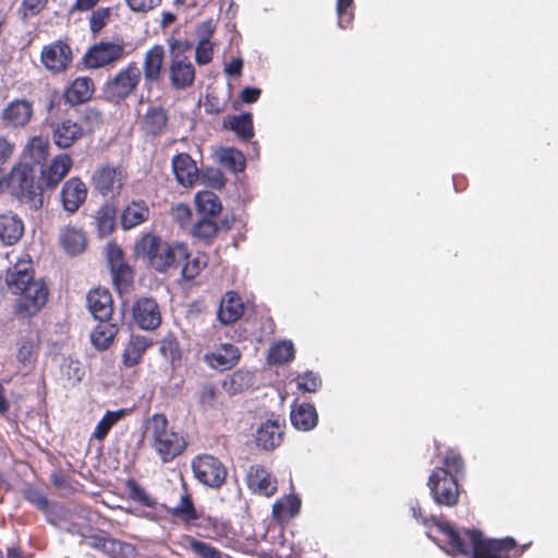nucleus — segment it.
Masks as SVG:
<instances>
[{
  "label": "nucleus",
  "instance_id": "obj_1",
  "mask_svg": "<svg viewBox=\"0 0 558 558\" xmlns=\"http://www.w3.org/2000/svg\"><path fill=\"white\" fill-rule=\"evenodd\" d=\"M411 511L424 526L434 524L437 527L440 534L439 547L453 558H520L529 546H518L515 539L510 536L488 538L477 529L458 530L438 517H424L418 502L411 506Z\"/></svg>",
  "mask_w": 558,
  "mask_h": 558
},
{
  "label": "nucleus",
  "instance_id": "obj_2",
  "mask_svg": "<svg viewBox=\"0 0 558 558\" xmlns=\"http://www.w3.org/2000/svg\"><path fill=\"white\" fill-rule=\"evenodd\" d=\"M135 256L147 267L158 274L181 269V278L185 281L195 279L207 266L208 255L189 250L181 241H166L160 235L145 233L134 246Z\"/></svg>",
  "mask_w": 558,
  "mask_h": 558
},
{
  "label": "nucleus",
  "instance_id": "obj_3",
  "mask_svg": "<svg viewBox=\"0 0 558 558\" xmlns=\"http://www.w3.org/2000/svg\"><path fill=\"white\" fill-rule=\"evenodd\" d=\"M5 282L12 294L16 295L14 314L22 319L37 315L47 304L49 289L41 279H35L31 260H19L10 267Z\"/></svg>",
  "mask_w": 558,
  "mask_h": 558
},
{
  "label": "nucleus",
  "instance_id": "obj_4",
  "mask_svg": "<svg viewBox=\"0 0 558 558\" xmlns=\"http://www.w3.org/2000/svg\"><path fill=\"white\" fill-rule=\"evenodd\" d=\"M441 464L432 471L427 486L435 504L454 507L460 498L458 477L464 473V461L459 451L448 449Z\"/></svg>",
  "mask_w": 558,
  "mask_h": 558
},
{
  "label": "nucleus",
  "instance_id": "obj_5",
  "mask_svg": "<svg viewBox=\"0 0 558 558\" xmlns=\"http://www.w3.org/2000/svg\"><path fill=\"white\" fill-rule=\"evenodd\" d=\"M144 435L163 463L174 460L187 446L185 438L169 427L163 413H155L145 421Z\"/></svg>",
  "mask_w": 558,
  "mask_h": 558
},
{
  "label": "nucleus",
  "instance_id": "obj_6",
  "mask_svg": "<svg viewBox=\"0 0 558 558\" xmlns=\"http://www.w3.org/2000/svg\"><path fill=\"white\" fill-rule=\"evenodd\" d=\"M102 124V114L96 108H86L77 121L63 118L49 124L51 140L59 149H69Z\"/></svg>",
  "mask_w": 558,
  "mask_h": 558
},
{
  "label": "nucleus",
  "instance_id": "obj_7",
  "mask_svg": "<svg viewBox=\"0 0 558 558\" xmlns=\"http://www.w3.org/2000/svg\"><path fill=\"white\" fill-rule=\"evenodd\" d=\"M5 181L11 194L22 204L27 205L32 210L41 208L44 185L41 181H35L32 165L22 161L15 163Z\"/></svg>",
  "mask_w": 558,
  "mask_h": 558
},
{
  "label": "nucleus",
  "instance_id": "obj_8",
  "mask_svg": "<svg viewBox=\"0 0 558 558\" xmlns=\"http://www.w3.org/2000/svg\"><path fill=\"white\" fill-rule=\"evenodd\" d=\"M141 81L142 72L137 63L131 61L106 81L104 93L109 101L120 104L136 93Z\"/></svg>",
  "mask_w": 558,
  "mask_h": 558
},
{
  "label": "nucleus",
  "instance_id": "obj_9",
  "mask_svg": "<svg viewBox=\"0 0 558 558\" xmlns=\"http://www.w3.org/2000/svg\"><path fill=\"white\" fill-rule=\"evenodd\" d=\"M125 48L126 45L123 39H116L113 41L100 40L87 49L82 62L86 69L114 65L128 54Z\"/></svg>",
  "mask_w": 558,
  "mask_h": 558
},
{
  "label": "nucleus",
  "instance_id": "obj_10",
  "mask_svg": "<svg viewBox=\"0 0 558 558\" xmlns=\"http://www.w3.org/2000/svg\"><path fill=\"white\" fill-rule=\"evenodd\" d=\"M126 180V173L120 166L104 165L97 168L90 178L93 191L102 197L119 196Z\"/></svg>",
  "mask_w": 558,
  "mask_h": 558
},
{
  "label": "nucleus",
  "instance_id": "obj_11",
  "mask_svg": "<svg viewBox=\"0 0 558 558\" xmlns=\"http://www.w3.org/2000/svg\"><path fill=\"white\" fill-rule=\"evenodd\" d=\"M195 478L213 488L221 487L227 480V469L223 463L211 454H198L191 463Z\"/></svg>",
  "mask_w": 558,
  "mask_h": 558
},
{
  "label": "nucleus",
  "instance_id": "obj_12",
  "mask_svg": "<svg viewBox=\"0 0 558 558\" xmlns=\"http://www.w3.org/2000/svg\"><path fill=\"white\" fill-rule=\"evenodd\" d=\"M40 61L52 74L63 73L73 61V52L68 43L56 40L43 47Z\"/></svg>",
  "mask_w": 558,
  "mask_h": 558
},
{
  "label": "nucleus",
  "instance_id": "obj_13",
  "mask_svg": "<svg viewBox=\"0 0 558 558\" xmlns=\"http://www.w3.org/2000/svg\"><path fill=\"white\" fill-rule=\"evenodd\" d=\"M134 324L143 330H155L161 324V312L157 301L153 298L142 296L132 305Z\"/></svg>",
  "mask_w": 558,
  "mask_h": 558
},
{
  "label": "nucleus",
  "instance_id": "obj_14",
  "mask_svg": "<svg viewBox=\"0 0 558 558\" xmlns=\"http://www.w3.org/2000/svg\"><path fill=\"white\" fill-rule=\"evenodd\" d=\"M245 482L247 488L253 494L265 497H271L278 488L277 478L260 464H254L248 468Z\"/></svg>",
  "mask_w": 558,
  "mask_h": 558
},
{
  "label": "nucleus",
  "instance_id": "obj_15",
  "mask_svg": "<svg viewBox=\"0 0 558 558\" xmlns=\"http://www.w3.org/2000/svg\"><path fill=\"white\" fill-rule=\"evenodd\" d=\"M88 190L83 180L72 177L66 180L60 192L62 208L69 214H75L86 202Z\"/></svg>",
  "mask_w": 558,
  "mask_h": 558
},
{
  "label": "nucleus",
  "instance_id": "obj_16",
  "mask_svg": "<svg viewBox=\"0 0 558 558\" xmlns=\"http://www.w3.org/2000/svg\"><path fill=\"white\" fill-rule=\"evenodd\" d=\"M33 114V104L29 100L14 99L2 109L1 121L5 128L21 129L29 123Z\"/></svg>",
  "mask_w": 558,
  "mask_h": 558
},
{
  "label": "nucleus",
  "instance_id": "obj_17",
  "mask_svg": "<svg viewBox=\"0 0 558 558\" xmlns=\"http://www.w3.org/2000/svg\"><path fill=\"white\" fill-rule=\"evenodd\" d=\"M169 113L162 106H150L142 117L140 129L148 138L162 136L168 129Z\"/></svg>",
  "mask_w": 558,
  "mask_h": 558
},
{
  "label": "nucleus",
  "instance_id": "obj_18",
  "mask_svg": "<svg viewBox=\"0 0 558 558\" xmlns=\"http://www.w3.org/2000/svg\"><path fill=\"white\" fill-rule=\"evenodd\" d=\"M169 78L171 85L177 89H185L193 85L195 69L189 57L182 53H174L170 61Z\"/></svg>",
  "mask_w": 558,
  "mask_h": 558
},
{
  "label": "nucleus",
  "instance_id": "obj_19",
  "mask_svg": "<svg viewBox=\"0 0 558 558\" xmlns=\"http://www.w3.org/2000/svg\"><path fill=\"white\" fill-rule=\"evenodd\" d=\"M73 166V159L66 153L54 156L49 166L40 171V181L44 189L53 190L70 172Z\"/></svg>",
  "mask_w": 558,
  "mask_h": 558
},
{
  "label": "nucleus",
  "instance_id": "obj_20",
  "mask_svg": "<svg viewBox=\"0 0 558 558\" xmlns=\"http://www.w3.org/2000/svg\"><path fill=\"white\" fill-rule=\"evenodd\" d=\"M86 303L88 311L96 320H111L113 315V300L108 289H92L87 293Z\"/></svg>",
  "mask_w": 558,
  "mask_h": 558
},
{
  "label": "nucleus",
  "instance_id": "obj_21",
  "mask_svg": "<svg viewBox=\"0 0 558 558\" xmlns=\"http://www.w3.org/2000/svg\"><path fill=\"white\" fill-rule=\"evenodd\" d=\"M151 345L153 340L150 338L142 335H131L121 354L122 366L131 368L138 365Z\"/></svg>",
  "mask_w": 558,
  "mask_h": 558
},
{
  "label": "nucleus",
  "instance_id": "obj_22",
  "mask_svg": "<svg viewBox=\"0 0 558 558\" xmlns=\"http://www.w3.org/2000/svg\"><path fill=\"white\" fill-rule=\"evenodd\" d=\"M165 60V49L160 45L149 48L143 60V73L145 85L151 86L160 81Z\"/></svg>",
  "mask_w": 558,
  "mask_h": 558
},
{
  "label": "nucleus",
  "instance_id": "obj_23",
  "mask_svg": "<svg viewBox=\"0 0 558 558\" xmlns=\"http://www.w3.org/2000/svg\"><path fill=\"white\" fill-rule=\"evenodd\" d=\"M284 423L279 420H267L256 430L255 441L264 450H274L283 438Z\"/></svg>",
  "mask_w": 558,
  "mask_h": 558
},
{
  "label": "nucleus",
  "instance_id": "obj_24",
  "mask_svg": "<svg viewBox=\"0 0 558 558\" xmlns=\"http://www.w3.org/2000/svg\"><path fill=\"white\" fill-rule=\"evenodd\" d=\"M240 357L241 353L235 345L223 343L216 351L206 353L204 361L214 369L228 371L238 364Z\"/></svg>",
  "mask_w": 558,
  "mask_h": 558
},
{
  "label": "nucleus",
  "instance_id": "obj_25",
  "mask_svg": "<svg viewBox=\"0 0 558 558\" xmlns=\"http://www.w3.org/2000/svg\"><path fill=\"white\" fill-rule=\"evenodd\" d=\"M81 536L84 538V543L97 550L102 551L104 554L111 556V557H118L123 551L124 548L131 547L130 544L125 542H121L118 539H114L110 537L106 532L101 531L97 534H84L80 533Z\"/></svg>",
  "mask_w": 558,
  "mask_h": 558
},
{
  "label": "nucleus",
  "instance_id": "obj_26",
  "mask_svg": "<svg viewBox=\"0 0 558 558\" xmlns=\"http://www.w3.org/2000/svg\"><path fill=\"white\" fill-rule=\"evenodd\" d=\"M95 93L94 81L88 76L73 80L63 93L65 104L70 106L87 102Z\"/></svg>",
  "mask_w": 558,
  "mask_h": 558
},
{
  "label": "nucleus",
  "instance_id": "obj_27",
  "mask_svg": "<svg viewBox=\"0 0 558 558\" xmlns=\"http://www.w3.org/2000/svg\"><path fill=\"white\" fill-rule=\"evenodd\" d=\"M192 526L197 530V535L204 538L220 541L229 534V524L218 518L198 514V519L192 522Z\"/></svg>",
  "mask_w": 558,
  "mask_h": 558
},
{
  "label": "nucleus",
  "instance_id": "obj_28",
  "mask_svg": "<svg viewBox=\"0 0 558 558\" xmlns=\"http://www.w3.org/2000/svg\"><path fill=\"white\" fill-rule=\"evenodd\" d=\"M215 28L213 20L209 19L201 23L196 29L198 44L195 49V59L199 65L208 64L213 60L214 44L210 41V38Z\"/></svg>",
  "mask_w": 558,
  "mask_h": 558
},
{
  "label": "nucleus",
  "instance_id": "obj_29",
  "mask_svg": "<svg viewBox=\"0 0 558 558\" xmlns=\"http://www.w3.org/2000/svg\"><path fill=\"white\" fill-rule=\"evenodd\" d=\"M172 171L182 186H192L198 180V169L187 153H180L172 158Z\"/></svg>",
  "mask_w": 558,
  "mask_h": 558
},
{
  "label": "nucleus",
  "instance_id": "obj_30",
  "mask_svg": "<svg viewBox=\"0 0 558 558\" xmlns=\"http://www.w3.org/2000/svg\"><path fill=\"white\" fill-rule=\"evenodd\" d=\"M244 314L242 298L234 291H228L221 299L218 319L222 325H230L238 322Z\"/></svg>",
  "mask_w": 558,
  "mask_h": 558
},
{
  "label": "nucleus",
  "instance_id": "obj_31",
  "mask_svg": "<svg viewBox=\"0 0 558 558\" xmlns=\"http://www.w3.org/2000/svg\"><path fill=\"white\" fill-rule=\"evenodd\" d=\"M117 206L113 203H104L93 215V226L99 238H107L116 230Z\"/></svg>",
  "mask_w": 558,
  "mask_h": 558
},
{
  "label": "nucleus",
  "instance_id": "obj_32",
  "mask_svg": "<svg viewBox=\"0 0 558 558\" xmlns=\"http://www.w3.org/2000/svg\"><path fill=\"white\" fill-rule=\"evenodd\" d=\"M149 207L143 199L132 201L126 205L120 216V222L123 230L135 228L149 218Z\"/></svg>",
  "mask_w": 558,
  "mask_h": 558
},
{
  "label": "nucleus",
  "instance_id": "obj_33",
  "mask_svg": "<svg viewBox=\"0 0 558 558\" xmlns=\"http://www.w3.org/2000/svg\"><path fill=\"white\" fill-rule=\"evenodd\" d=\"M24 233V223L22 219L13 213L0 215V240L7 245H13L22 238Z\"/></svg>",
  "mask_w": 558,
  "mask_h": 558
},
{
  "label": "nucleus",
  "instance_id": "obj_34",
  "mask_svg": "<svg viewBox=\"0 0 558 558\" xmlns=\"http://www.w3.org/2000/svg\"><path fill=\"white\" fill-rule=\"evenodd\" d=\"M59 242L70 255L83 253L87 244L85 232L74 226H65L60 230Z\"/></svg>",
  "mask_w": 558,
  "mask_h": 558
},
{
  "label": "nucleus",
  "instance_id": "obj_35",
  "mask_svg": "<svg viewBox=\"0 0 558 558\" xmlns=\"http://www.w3.org/2000/svg\"><path fill=\"white\" fill-rule=\"evenodd\" d=\"M98 322L90 333V342L98 351H105L113 343L119 332V326L110 320Z\"/></svg>",
  "mask_w": 558,
  "mask_h": 558
},
{
  "label": "nucleus",
  "instance_id": "obj_36",
  "mask_svg": "<svg viewBox=\"0 0 558 558\" xmlns=\"http://www.w3.org/2000/svg\"><path fill=\"white\" fill-rule=\"evenodd\" d=\"M290 418L296 429L307 432L317 425L318 413L313 404L301 403L292 408Z\"/></svg>",
  "mask_w": 558,
  "mask_h": 558
},
{
  "label": "nucleus",
  "instance_id": "obj_37",
  "mask_svg": "<svg viewBox=\"0 0 558 558\" xmlns=\"http://www.w3.org/2000/svg\"><path fill=\"white\" fill-rule=\"evenodd\" d=\"M168 513L171 517L179 519L187 529L192 527V522H194L195 519H198L199 514L191 495L186 492L181 496L179 504L169 509Z\"/></svg>",
  "mask_w": 558,
  "mask_h": 558
},
{
  "label": "nucleus",
  "instance_id": "obj_38",
  "mask_svg": "<svg viewBox=\"0 0 558 558\" xmlns=\"http://www.w3.org/2000/svg\"><path fill=\"white\" fill-rule=\"evenodd\" d=\"M223 126L233 131L243 141L254 136L253 116L250 112L228 117Z\"/></svg>",
  "mask_w": 558,
  "mask_h": 558
},
{
  "label": "nucleus",
  "instance_id": "obj_39",
  "mask_svg": "<svg viewBox=\"0 0 558 558\" xmlns=\"http://www.w3.org/2000/svg\"><path fill=\"white\" fill-rule=\"evenodd\" d=\"M50 154V144L48 138L40 135L33 136L24 148V155L34 163L44 166Z\"/></svg>",
  "mask_w": 558,
  "mask_h": 558
},
{
  "label": "nucleus",
  "instance_id": "obj_40",
  "mask_svg": "<svg viewBox=\"0 0 558 558\" xmlns=\"http://www.w3.org/2000/svg\"><path fill=\"white\" fill-rule=\"evenodd\" d=\"M196 209L202 216L217 217L222 210L220 198L211 191H201L195 196Z\"/></svg>",
  "mask_w": 558,
  "mask_h": 558
},
{
  "label": "nucleus",
  "instance_id": "obj_41",
  "mask_svg": "<svg viewBox=\"0 0 558 558\" xmlns=\"http://www.w3.org/2000/svg\"><path fill=\"white\" fill-rule=\"evenodd\" d=\"M301 499L296 495H286L278 499L272 506V515L277 520H286L300 512Z\"/></svg>",
  "mask_w": 558,
  "mask_h": 558
},
{
  "label": "nucleus",
  "instance_id": "obj_42",
  "mask_svg": "<svg viewBox=\"0 0 558 558\" xmlns=\"http://www.w3.org/2000/svg\"><path fill=\"white\" fill-rule=\"evenodd\" d=\"M113 283L119 293H128L133 288L134 271L125 263H120L117 267L112 268Z\"/></svg>",
  "mask_w": 558,
  "mask_h": 558
},
{
  "label": "nucleus",
  "instance_id": "obj_43",
  "mask_svg": "<svg viewBox=\"0 0 558 558\" xmlns=\"http://www.w3.org/2000/svg\"><path fill=\"white\" fill-rule=\"evenodd\" d=\"M214 217L203 216L192 228V235L206 244L213 242L218 232V226L213 220Z\"/></svg>",
  "mask_w": 558,
  "mask_h": 558
},
{
  "label": "nucleus",
  "instance_id": "obj_44",
  "mask_svg": "<svg viewBox=\"0 0 558 558\" xmlns=\"http://www.w3.org/2000/svg\"><path fill=\"white\" fill-rule=\"evenodd\" d=\"M182 539L186 543L185 547L199 558H222L221 551L208 543L191 535H183Z\"/></svg>",
  "mask_w": 558,
  "mask_h": 558
},
{
  "label": "nucleus",
  "instance_id": "obj_45",
  "mask_svg": "<svg viewBox=\"0 0 558 558\" xmlns=\"http://www.w3.org/2000/svg\"><path fill=\"white\" fill-rule=\"evenodd\" d=\"M125 415L126 410L124 409L118 411H107L96 425L95 432L93 434L94 438L97 440H104L112 426L116 425Z\"/></svg>",
  "mask_w": 558,
  "mask_h": 558
},
{
  "label": "nucleus",
  "instance_id": "obj_46",
  "mask_svg": "<svg viewBox=\"0 0 558 558\" xmlns=\"http://www.w3.org/2000/svg\"><path fill=\"white\" fill-rule=\"evenodd\" d=\"M271 364H284L294 359V347L291 341H279L272 344L267 356Z\"/></svg>",
  "mask_w": 558,
  "mask_h": 558
},
{
  "label": "nucleus",
  "instance_id": "obj_47",
  "mask_svg": "<svg viewBox=\"0 0 558 558\" xmlns=\"http://www.w3.org/2000/svg\"><path fill=\"white\" fill-rule=\"evenodd\" d=\"M16 357L24 366H32L38 355V344L31 338H23L17 342Z\"/></svg>",
  "mask_w": 558,
  "mask_h": 558
},
{
  "label": "nucleus",
  "instance_id": "obj_48",
  "mask_svg": "<svg viewBox=\"0 0 558 558\" xmlns=\"http://www.w3.org/2000/svg\"><path fill=\"white\" fill-rule=\"evenodd\" d=\"M220 161L232 172H241L245 169V157L242 151L234 148H225L220 154Z\"/></svg>",
  "mask_w": 558,
  "mask_h": 558
},
{
  "label": "nucleus",
  "instance_id": "obj_49",
  "mask_svg": "<svg viewBox=\"0 0 558 558\" xmlns=\"http://www.w3.org/2000/svg\"><path fill=\"white\" fill-rule=\"evenodd\" d=\"M219 396V388L214 383H205L201 386L198 392L199 405L205 410L214 409L217 405Z\"/></svg>",
  "mask_w": 558,
  "mask_h": 558
},
{
  "label": "nucleus",
  "instance_id": "obj_50",
  "mask_svg": "<svg viewBox=\"0 0 558 558\" xmlns=\"http://www.w3.org/2000/svg\"><path fill=\"white\" fill-rule=\"evenodd\" d=\"M126 488L132 500L142 506L155 508L157 504L156 500L151 498L134 478H129L126 481Z\"/></svg>",
  "mask_w": 558,
  "mask_h": 558
},
{
  "label": "nucleus",
  "instance_id": "obj_51",
  "mask_svg": "<svg viewBox=\"0 0 558 558\" xmlns=\"http://www.w3.org/2000/svg\"><path fill=\"white\" fill-rule=\"evenodd\" d=\"M22 495L25 500L36 507L39 511L45 512L48 510L50 505L49 499L40 488L33 485H27L23 489Z\"/></svg>",
  "mask_w": 558,
  "mask_h": 558
},
{
  "label": "nucleus",
  "instance_id": "obj_52",
  "mask_svg": "<svg viewBox=\"0 0 558 558\" xmlns=\"http://www.w3.org/2000/svg\"><path fill=\"white\" fill-rule=\"evenodd\" d=\"M298 388L304 392H316L322 386L318 374L307 371L296 377Z\"/></svg>",
  "mask_w": 558,
  "mask_h": 558
},
{
  "label": "nucleus",
  "instance_id": "obj_53",
  "mask_svg": "<svg viewBox=\"0 0 558 558\" xmlns=\"http://www.w3.org/2000/svg\"><path fill=\"white\" fill-rule=\"evenodd\" d=\"M353 0H337L338 24L341 28H348L353 20Z\"/></svg>",
  "mask_w": 558,
  "mask_h": 558
},
{
  "label": "nucleus",
  "instance_id": "obj_54",
  "mask_svg": "<svg viewBox=\"0 0 558 558\" xmlns=\"http://www.w3.org/2000/svg\"><path fill=\"white\" fill-rule=\"evenodd\" d=\"M111 17L110 8H99L93 11L89 17V29L94 35H97L109 23Z\"/></svg>",
  "mask_w": 558,
  "mask_h": 558
},
{
  "label": "nucleus",
  "instance_id": "obj_55",
  "mask_svg": "<svg viewBox=\"0 0 558 558\" xmlns=\"http://www.w3.org/2000/svg\"><path fill=\"white\" fill-rule=\"evenodd\" d=\"M48 0H22L19 12L24 20L40 14L47 7Z\"/></svg>",
  "mask_w": 558,
  "mask_h": 558
},
{
  "label": "nucleus",
  "instance_id": "obj_56",
  "mask_svg": "<svg viewBox=\"0 0 558 558\" xmlns=\"http://www.w3.org/2000/svg\"><path fill=\"white\" fill-rule=\"evenodd\" d=\"M160 352L171 362L181 360V350L178 340L173 337H167L161 341Z\"/></svg>",
  "mask_w": 558,
  "mask_h": 558
},
{
  "label": "nucleus",
  "instance_id": "obj_57",
  "mask_svg": "<svg viewBox=\"0 0 558 558\" xmlns=\"http://www.w3.org/2000/svg\"><path fill=\"white\" fill-rule=\"evenodd\" d=\"M162 0H125L129 9L136 13H147L158 5Z\"/></svg>",
  "mask_w": 558,
  "mask_h": 558
},
{
  "label": "nucleus",
  "instance_id": "obj_58",
  "mask_svg": "<svg viewBox=\"0 0 558 558\" xmlns=\"http://www.w3.org/2000/svg\"><path fill=\"white\" fill-rule=\"evenodd\" d=\"M108 259L111 265V269L117 267L123 262V252L117 243H108L107 245Z\"/></svg>",
  "mask_w": 558,
  "mask_h": 558
},
{
  "label": "nucleus",
  "instance_id": "obj_59",
  "mask_svg": "<svg viewBox=\"0 0 558 558\" xmlns=\"http://www.w3.org/2000/svg\"><path fill=\"white\" fill-rule=\"evenodd\" d=\"M15 146L5 136L0 135V165L7 162L13 155Z\"/></svg>",
  "mask_w": 558,
  "mask_h": 558
},
{
  "label": "nucleus",
  "instance_id": "obj_60",
  "mask_svg": "<svg viewBox=\"0 0 558 558\" xmlns=\"http://www.w3.org/2000/svg\"><path fill=\"white\" fill-rule=\"evenodd\" d=\"M262 90L257 87H245L240 94V99L245 104L256 102L260 97Z\"/></svg>",
  "mask_w": 558,
  "mask_h": 558
},
{
  "label": "nucleus",
  "instance_id": "obj_61",
  "mask_svg": "<svg viewBox=\"0 0 558 558\" xmlns=\"http://www.w3.org/2000/svg\"><path fill=\"white\" fill-rule=\"evenodd\" d=\"M243 69V60L242 58H233L229 63L225 66V73L229 76H240L242 74Z\"/></svg>",
  "mask_w": 558,
  "mask_h": 558
},
{
  "label": "nucleus",
  "instance_id": "obj_62",
  "mask_svg": "<svg viewBox=\"0 0 558 558\" xmlns=\"http://www.w3.org/2000/svg\"><path fill=\"white\" fill-rule=\"evenodd\" d=\"M173 217L180 223L186 222L191 217V209L187 205L179 204L172 210Z\"/></svg>",
  "mask_w": 558,
  "mask_h": 558
},
{
  "label": "nucleus",
  "instance_id": "obj_63",
  "mask_svg": "<svg viewBox=\"0 0 558 558\" xmlns=\"http://www.w3.org/2000/svg\"><path fill=\"white\" fill-rule=\"evenodd\" d=\"M100 0H75L72 11L85 12L94 9Z\"/></svg>",
  "mask_w": 558,
  "mask_h": 558
},
{
  "label": "nucleus",
  "instance_id": "obj_64",
  "mask_svg": "<svg viewBox=\"0 0 558 558\" xmlns=\"http://www.w3.org/2000/svg\"><path fill=\"white\" fill-rule=\"evenodd\" d=\"M10 404L5 397V389L0 384V414L4 415L9 411Z\"/></svg>",
  "mask_w": 558,
  "mask_h": 558
}]
</instances>
